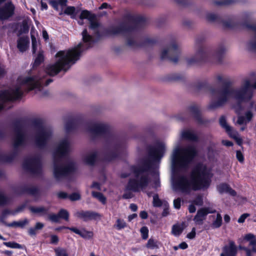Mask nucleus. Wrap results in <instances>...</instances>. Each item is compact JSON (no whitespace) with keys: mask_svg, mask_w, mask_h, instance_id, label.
Segmentation results:
<instances>
[{"mask_svg":"<svg viewBox=\"0 0 256 256\" xmlns=\"http://www.w3.org/2000/svg\"><path fill=\"white\" fill-rule=\"evenodd\" d=\"M252 88L256 89V82L252 84L248 78L244 79L240 86L230 88L224 86L222 88L210 90V92L212 97L208 108L214 110L224 106L230 100H232L239 103L246 102L252 100L254 96V90Z\"/></svg>","mask_w":256,"mask_h":256,"instance_id":"f257e3e1","label":"nucleus"},{"mask_svg":"<svg viewBox=\"0 0 256 256\" xmlns=\"http://www.w3.org/2000/svg\"><path fill=\"white\" fill-rule=\"evenodd\" d=\"M164 150L165 144L160 143L150 149L148 156L138 160L136 165L131 167L134 176L130 179L126 186L128 190L138 192L148 186L150 180L146 172L150 170L154 162L160 159Z\"/></svg>","mask_w":256,"mask_h":256,"instance_id":"f03ea898","label":"nucleus"},{"mask_svg":"<svg viewBox=\"0 0 256 256\" xmlns=\"http://www.w3.org/2000/svg\"><path fill=\"white\" fill-rule=\"evenodd\" d=\"M84 43H80L72 48L60 50L56 56L54 63L49 64L46 68V73L51 76H54L60 71L67 72L71 66L78 60L82 52L84 50L90 46L94 42L93 38L88 34L86 29L82 32Z\"/></svg>","mask_w":256,"mask_h":256,"instance_id":"7ed1b4c3","label":"nucleus"},{"mask_svg":"<svg viewBox=\"0 0 256 256\" xmlns=\"http://www.w3.org/2000/svg\"><path fill=\"white\" fill-rule=\"evenodd\" d=\"M211 177L210 170L206 166L198 164L192 170L190 178L184 175L176 176L173 178L172 186L175 190L188 194L192 190L208 188Z\"/></svg>","mask_w":256,"mask_h":256,"instance_id":"20e7f679","label":"nucleus"},{"mask_svg":"<svg viewBox=\"0 0 256 256\" xmlns=\"http://www.w3.org/2000/svg\"><path fill=\"white\" fill-rule=\"evenodd\" d=\"M70 150V141L68 138H66L59 142L54 154V174L57 180L60 179L76 168V164L73 161H68L65 164L60 162V158L66 155Z\"/></svg>","mask_w":256,"mask_h":256,"instance_id":"39448f33","label":"nucleus"},{"mask_svg":"<svg viewBox=\"0 0 256 256\" xmlns=\"http://www.w3.org/2000/svg\"><path fill=\"white\" fill-rule=\"evenodd\" d=\"M196 154L194 146L184 148H176L172 155V162L174 169L186 168L188 166Z\"/></svg>","mask_w":256,"mask_h":256,"instance_id":"423d86ee","label":"nucleus"},{"mask_svg":"<svg viewBox=\"0 0 256 256\" xmlns=\"http://www.w3.org/2000/svg\"><path fill=\"white\" fill-rule=\"evenodd\" d=\"M26 86L30 90H32V76L19 77L18 84L13 88L8 90L2 91L0 92V110L3 108L4 102L20 98L22 94L21 86Z\"/></svg>","mask_w":256,"mask_h":256,"instance_id":"0eeeda50","label":"nucleus"},{"mask_svg":"<svg viewBox=\"0 0 256 256\" xmlns=\"http://www.w3.org/2000/svg\"><path fill=\"white\" fill-rule=\"evenodd\" d=\"M80 128L84 132L95 136H101L108 132L110 126L107 123L98 122L82 125Z\"/></svg>","mask_w":256,"mask_h":256,"instance_id":"6e6552de","label":"nucleus"},{"mask_svg":"<svg viewBox=\"0 0 256 256\" xmlns=\"http://www.w3.org/2000/svg\"><path fill=\"white\" fill-rule=\"evenodd\" d=\"M36 132L35 144L38 148H43L51 138L52 131L50 128L41 126L36 128Z\"/></svg>","mask_w":256,"mask_h":256,"instance_id":"1a4fd4ad","label":"nucleus"},{"mask_svg":"<svg viewBox=\"0 0 256 256\" xmlns=\"http://www.w3.org/2000/svg\"><path fill=\"white\" fill-rule=\"evenodd\" d=\"M211 55L210 48L204 46H198L194 55L186 59L188 64H194L207 61Z\"/></svg>","mask_w":256,"mask_h":256,"instance_id":"9d476101","label":"nucleus"},{"mask_svg":"<svg viewBox=\"0 0 256 256\" xmlns=\"http://www.w3.org/2000/svg\"><path fill=\"white\" fill-rule=\"evenodd\" d=\"M180 54L178 45L176 43H172L162 50L160 56L162 59L168 58L173 62L176 63Z\"/></svg>","mask_w":256,"mask_h":256,"instance_id":"9b49d317","label":"nucleus"},{"mask_svg":"<svg viewBox=\"0 0 256 256\" xmlns=\"http://www.w3.org/2000/svg\"><path fill=\"white\" fill-rule=\"evenodd\" d=\"M24 168L33 174H38L42 172V166L38 156L26 159L23 164Z\"/></svg>","mask_w":256,"mask_h":256,"instance_id":"f8f14e48","label":"nucleus"},{"mask_svg":"<svg viewBox=\"0 0 256 256\" xmlns=\"http://www.w3.org/2000/svg\"><path fill=\"white\" fill-rule=\"evenodd\" d=\"M26 142V136L24 128L22 126H17L14 128V136L13 146L14 148L24 146Z\"/></svg>","mask_w":256,"mask_h":256,"instance_id":"ddd939ff","label":"nucleus"},{"mask_svg":"<svg viewBox=\"0 0 256 256\" xmlns=\"http://www.w3.org/2000/svg\"><path fill=\"white\" fill-rule=\"evenodd\" d=\"M74 216L84 221L99 219L101 218L100 214L92 211H78L74 214Z\"/></svg>","mask_w":256,"mask_h":256,"instance_id":"4468645a","label":"nucleus"},{"mask_svg":"<svg viewBox=\"0 0 256 256\" xmlns=\"http://www.w3.org/2000/svg\"><path fill=\"white\" fill-rule=\"evenodd\" d=\"M14 7L12 2L6 4L4 6L0 8V19L6 20L14 14Z\"/></svg>","mask_w":256,"mask_h":256,"instance_id":"2eb2a0df","label":"nucleus"},{"mask_svg":"<svg viewBox=\"0 0 256 256\" xmlns=\"http://www.w3.org/2000/svg\"><path fill=\"white\" fill-rule=\"evenodd\" d=\"M236 247L234 242L231 241L228 245H226L222 248V252L220 256H236Z\"/></svg>","mask_w":256,"mask_h":256,"instance_id":"dca6fc26","label":"nucleus"},{"mask_svg":"<svg viewBox=\"0 0 256 256\" xmlns=\"http://www.w3.org/2000/svg\"><path fill=\"white\" fill-rule=\"evenodd\" d=\"M121 144L120 141L118 138L112 139L110 142V148L112 152L109 158L110 160H112L118 156Z\"/></svg>","mask_w":256,"mask_h":256,"instance_id":"f3484780","label":"nucleus"},{"mask_svg":"<svg viewBox=\"0 0 256 256\" xmlns=\"http://www.w3.org/2000/svg\"><path fill=\"white\" fill-rule=\"evenodd\" d=\"M29 44V38L28 36H20L17 40V48L20 52H24L28 49Z\"/></svg>","mask_w":256,"mask_h":256,"instance_id":"a211bd4d","label":"nucleus"},{"mask_svg":"<svg viewBox=\"0 0 256 256\" xmlns=\"http://www.w3.org/2000/svg\"><path fill=\"white\" fill-rule=\"evenodd\" d=\"M215 212L216 210L213 212H208V209L206 208H201L198 211L196 214L194 218V220L196 224H202L203 220L206 218V216L208 213H213Z\"/></svg>","mask_w":256,"mask_h":256,"instance_id":"6ab92c4d","label":"nucleus"},{"mask_svg":"<svg viewBox=\"0 0 256 256\" xmlns=\"http://www.w3.org/2000/svg\"><path fill=\"white\" fill-rule=\"evenodd\" d=\"M89 28L96 35H98L102 30V26L96 16L89 22Z\"/></svg>","mask_w":256,"mask_h":256,"instance_id":"aec40b11","label":"nucleus"},{"mask_svg":"<svg viewBox=\"0 0 256 256\" xmlns=\"http://www.w3.org/2000/svg\"><path fill=\"white\" fill-rule=\"evenodd\" d=\"M182 138L190 141L196 142L198 140V136L194 131L190 130H184L180 134Z\"/></svg>","mask_w":256,"mask_h":256,"instance_id":"412c9836","label":"nucleus"},{"mask_svg":"<svg viewBox=\"0 0 256 256\" xmlns=\"http://www.w3.org/2000/svg\"><path fill=\"white\" fill-rule=\"evenodd\" d=\"M218 190L220 194L228 193L232 196H235L236 194V192L232 190L229 185L226 184H221L217 187Z\"/></svg>","mask_w":256,"mask_h":256,"instance_id":"4be33fe9","label":"nucleus"},{"mask_svg":"<svg viewBox=\"0 0 256 256\" xmlns=\"http://www.w3.org/2000/svg\"><path fill=\"white\" fill-rule=\"evenodd\" d=\"M98 156L97 152L96 151H92L86 154L82 157L83 161L88 164L92 165L93 164L96 160Z\"/></svg>","mask_w":256,"mask_h":256,"instance_id":"5701e85b","label":"nucleus"},{"mask_svg":"<svg viewBox=\"0 0 256 256\" xmlns=\"http://www.w3.org/2000/svg\"><path fill=\"white\" fill-rule=\"evenodd\" d=\"M29 220L27 218H24V220H20V221H14L10 224H6V226L8 227H14V228H24L25 226L28 225L29 224Z\"/></svg>","mask_w":256,"mask_h":256,"instance_id":"b1692460","label":"nucleus"},{"mask_svg":"<svg viewBox=\"0 0 256 256\" xmlns=\"http://www.w3.org/2000/svg\"><path fill=\"white\" fill-rule=\"evenodd\" d=\"M190 111L193 116L195 118L196 120L199 123H202V116L200 114V109L198 106H192L190 108Z\"/></svg>","mask_w":256,"mask_h":256,"instance_id":"393cba45","label":"nucleus"},{"mask_svg":"<svg viewBox=\"0 0 256 256\" xmlns=\"http://www.w3.org/2000/svg\"><path fill=\"white\" fill-rule=\"evenodd\" d=\"M130 30L131 28H128L126 24H122L114 28L112 30V32L113 34H118L129 31Z\"/></svg>","mask_w":256,"mask_h":256,"instance_id":"a878e982","label":"nucleus"},{"mask_svg":"<svg viewBox=\"0 0 256 256\" xmlns=\"http://www.w3.org/2000/svg\"><path fill=\"white\" fill-rule=\"evenodd\" d=\"M44 227V224L38 222L36 223L34 227L30 228L28 230V234L32 236H35L38 232V231L41 230Z\"/></svg>","mask_w":256,"mask_h":256,"instance_id":"bb28decb","label":"nucleus"},{"mask_svg":"<svg viewBox=\"0 0 256 256\" xmlns=\"http://www.w3.org/2000/svg\"><path fill=\"white\" fill-rule=\"evenodd\" d=\"M230 137L234 139L238 144L240 145L242 143V140L240 138L238 132L234 130L232 127H230V130H226Z\"/></svg>","mask_w":256,"mask_h":256,"instance_id":"cd10ccee","label":"nucleus"},{"mask_svg":"<svg viewBox=\"0 0 256 256\" xmlns=\"http://www.w3.org/2000/svg\"><path fill=\"white\" fill-rule=\"evenodd\" d=\"M252 28L254 32V35L249 42L248 46L250 50L256 51V25L254 26Z\"/></svg>","mask_w":256,"mask_h":256,"instance_id":"c85d7f7f","label":"nucleus"},{"mask_svg":"<svg viewBox=\"0 0 256 256\" xmlns=\"http://www.w3.org/2000/svg\"><path fill=\"white\" fill-rule=\"evenodd\" d=\"M244 239L250 242V245L252 246V251L256 252V239L254 235L248 234L245 236Z\"/></svg>","mask_w":256,"mask_h":256,"instance_id":"c756f323","label":"nucleus"},{"mask_svg":"<svg viewBox=\"0 0 256 256\" xmlns=\"http://www.w3.org/2000/svg\"><path fill=\"white\" fill-rule=\"evenodd\" d=\"M95 16V14H92L90 12L87 10H83L82 11L80 15V20L87 19L88 22H90Z\"/></svg>","mask_w":256,"mask_h":256,"instance_id":"7c9ffc66","label":"nucleus"},{"mask_svg":"<svg viewBox=\"0 0 256 256\" xmlns=\"http://www.w3.org/2000/svg\"><path fill=\"white\" fill-rule=\"evenodd\" d=\"M78 124L74 121L68 122L65 125L66 131L68 132L73 131L78 128Z\"/></svg>","mask_w":256,"mask_h":256,"instance_id":"2f4dec72","label":"nucleus"},{"mask_svg":"<svg viewBox=\"0 0 256 256\" xmlns=\"http://www.w3.org/2000/svg\"><path fill=\"white\" fill-rule=\"evenodd\" d=\"M222 224V217L220 214L218 213L216 218L214 220L212 227L214 228H220Z\"/></svg>","mask_w":256,"mask_h":256,"instance_id":"473e14b6","label":"nucleus"},{"mask_svg":"<svg viewBox=\"0 0 256 256\" xmlns=\"http://www.w3.org/2000/svg\"><path fill=\"white\" fill-rule=\"evenodd\" d=\"M29 210L34 214H45L48 211V210L43 206H30Z\"/></svg>","mask_w":256,"mask_h":256,"instance_id":"72a5a7b5","label":"nucleus"},{"mask_svg":"<svg viewBox=\"0 0 256 256\" xmlns=\"http://www.w3.org/2000/svg\"><path fill=\"white\" fill-rule=\"evenodd\" d=\"M92 194L93 197L97 198L102 204H106V198L102 194L98 192H92Z\"/></svg>","mask_w":256,"mask_h":256,"instance_id":"f704fd0d","label":"nucleus"},{"mask_svg":"<svg viewBox=\"0 0 256 256\" xmlns=\"http://www.w3.org/2000/svg\"><path fill=\"white\" fill-rule=\"evenodd\" d=\"M56 256H68L66 250L61 248L58 247L54 249Z\"/></svg>","mask_w":256,"mask_h":256,"instance_id":"c9c22d12","label":"nucleus"},{"mask_svg":"<svg viewBox=\"0 0 256 256\" xmlns=\"http://www.w3.org/2000/svg\"><path fill=\"white\" fill-rule=\"evenodd\" d=\"M80 236L82 238L90 239L92 238L94 234L92 231H88L85 229H82L80 230Z\"/></svg>","mask_w":256,"mask_h":256,"instance_id":"e433bc0d","label":"nucleus"},{"mask_svg":"<svg viewBox=\"0 0 256 256\" xmlns=\"http://www.w3.org/2000/svg\"><path fill=\"white\" fill-rule=\"evenodd\" d=\"M59 218H62L68 222L69 220V213L64 209H61L58 212Z\"/></svg>","mask_w":256,"mask_h":256,"instance_id":"4c0bfd02","label":"nucleus"},{"mask_svg":"<svg viewBox=\"0 0 256 256\" xmlns=\"http://www.w3.org/2000/svg\"><path fill=\"white\" fill-rule=\"evenodd\" d=\"M206 18L210 22H214L218 20V16L214 13L208 12L206 14Z\"/></svg>","mask_w":256,"mask_h":256,"instance_id":"58836bf2","label":"nucleus"},{"mask_svg":"<svg viewBox=\"0 0 256 256\" xmlns=\"http://www.w3.org/2000/svg\"><path fill=\"white\" fill-rule=\"evenodd\" d=\"M183 228L182 226L179 224L173 226L172 228V233L174 236H179L182 232Z\"/></svg>","mask_w":256,"mask_h":256,"instance_id":"ea45409f","label":"nucleus"},{"mask_svg":"<svg viewBox=\"0 0 256 256\" xmlns=\"http://www.w3.org/2000/svg\"><path fill=\"white\" fill-rule=\"evenodd\" d=\"M114 226L117 230H120L126 228V224L124 220L118 219L116 221V224H114Z\"/></svg>","mask_w":256,"mask_h":256,"instance_id":"a19ab883","label":"nucleus"},{"mask_svg":"<svg viewBox=\"0 0 256 256\" xmlns=\"http://www.w3.org/2000/svg\"><path fill=\"white\" fill-rule=\"evenodd\" d=\"M44 60V56L43 54V52L40 51L38 52V54L36 58L34 65L36 66H38L41 62H42Z\"/></svg>","mask_w":256,"mask_h":256,"instance_id":"79ce46f5","label":"nucleus"},{"mask_svg":"<svg viewBox=\"0 0 256 256\" xmlns=\"http://www.w3.org/2000/svg\"><path fill=\"white\" fill-rule=\"evenodd\" d=\"M220 125L226 130H230V126L227 124L226 118L224 116H222L220 118Z\"/></svg>","mask_w":256,"mask_h":256,"instance_id":"37998d69","label":"nucleus"},{"mask_svg":"<svg viewBox=\"0 0 256 256\" xmlns=\"http://www.w3.org/2000/svg\"><path fill=\"white\" fill-rule=\"evenodd\" d=\"M214 79L218 83H226L227 82V79L225 76L222 74H218L215 76Z\"/></svg>","mask_w":256,"mask_h":256,"instance_id":"c03bdc74","label":"nucleus"},{"mask_svg":"<svg viewBox=\"0 0 256 256\" xmlns=\"http://www.w3.org/2000/svg\"><path fill=\"white\" fill-rule=\"evenodd\" d=\"M28 31V27L25 22H23L20 26V29L18 32V35L20 36L23 33H26Z\"/></svg>","mask_w":256,"mask_h":256,"instance_id":"a18cd8bd","label":"nucleus"},{"mask_svg":"<svg viewBox=\"0 0 256 256\" xmlns=\"http://www.w3.org/2000/svg\"><path fill=\"white\" fill-rule=\"evenodd\" d=\"M153 206L156 207H159L162 205V202L159 198L157 194H154L153 196Z\"/></svg>","mask_w":256,"mask_h":256,"instance_id":"49530a36","label":"nucleus"},{"mask_svg":"<svg viewBox=\"0 0 256 256\" xmlns=\"http://www.w3.org/2000/svg\"><path fill=\"white\" fill-rule=\"evenodd\" d=\"M75 11H76L75 7L70 6H68L65 9L64 13V14H68V15H70V16H72V18H74V16H72V15L74 14Z\"/></svg>","mask_w":256,"mask_h":256,"instance_id":"de8ad7c7","label":"nucleus"},{"mask_svg":"<svg viewBox=\"0 0 256 256\" xmlns=\"http://www.w3.org/2000/svg\"><path fill=\"white\" fill-rule=\"evenodd\" d=\"M192 203L195 205L201 206L203 204V197L202 196L198 195L196 196L194 200H192Z\"/></svg>","mask_w":256,"mask_h":256,"instance_id":"09e8293b","label":"nucleus"},{"mask_svg":"<svg viewBox=\"0 0 256 256\" xmlns=\"http://www.w3.org/2000/svg\"><path fill=\"white\" fill-rule=\"evenodd\" d=\"M14 155L10 156H4L0 154V162H10L14 158Z\"/></svg>","mask_w":256,"mask_h":256,"instance_id":"8fccbe9b","label":"nucleus"},{"mask_svg":"<svg viewBox=\"0 0 256 256\" xmlns=\"http://www.w3.org/2000/svg\"><path fill=\"white\" fill-rule=\"evenodd\" d=\"M24 190L28 194L36 196L38 194V190L36 187H31L28 188H24Z\"/></svg>","mask_w":256,"mask_h":256,"instance_id":"3c124183","label":"nucleus"},{"mask_svg":"<svg viewBox=\"0 0 256 256\" xmlns=\"http://www.w3.org/2000/svg\"><path fill=\"white\" fill-rule=\"evenodd\" d=\"M4 244L6 246L10 248H20L22 247L20 244L14 242H4Z\"/></svg>","mask_w":256,"mask_h":256,"instance_id":"603ef678","label":"nucleus"},{"mask_svg":"<svg viewBox=\"0 0 256 256\" xmlns=\"http://www.w3.org/2000/svg\"><path fill=\"white\" fill-rule=\"evenodd\" d=\"M142 238L146 240L148 238V230L146 226H142L140 230Z\"/></svg>","mask_w":256,"mask_h":256,"instance_id":"864d4df0","label":"nucleus"},{"mask_svg":"<svg viewBox=\"0 0 256 256\" xmlns=\"http://www.w3.org/2000/svg\"><path fill=\"white\" fill-rule=\"evenodd\" d=\"M8 201V198L3 192L0 191V206L6 204Z\"/></svg>","mask_w":256,"mask_h":256,"instance_id":"5fc2aeb1","label":"nucleus"},{"mask_svg":"<svg viewBox=\"0 0 256 256\" xmlns=\"http://www.w3.org/2000/svg\"><path fill=\"white\" fill-rule=\"evenodd\" d=\"M68 198L72 201L78 200L80 199V194L78 192H74L68 196Z\"/></svg>","mask_w":256,"mask_h":256,"instance_id":"6e6d98bb","label":"nucleus"},{"mask_svg":"<svg viewBox=\"0 0 256 256\" xmlns=\"http://www.w3.org/2000/svg\"><path fill=\"white\" fill-rule=\"evenodd\" d=\"M146 246L148 248H158L156 242H155L153 239L150 238L146 244Z\"/></svg>","mask_w":256,"mask_h":256,"instance_id":"4d7b16f0","label":"nucleus"},{"mask_svg":"<svg viewBox=\"0 0 256 256\" xmlns=\"http://www.w3.org/2000/svg\"><path fill=\"white\" fill-rule=\"evenodd\" d=\"M32 52L34 54L36 52L38 44L36 38L34 36H32Z\"/></svg>","mask_w":256,"mask_h":256,"instance_id":"13d9d810","label":"nucleus"},{"mask_svg":"<svg viewBox=\"0 0 256 256\" xmlns=\"http://www.w3.org/2000/svg\"><path fill=\"white\" fill-rule=\"evenodd\" d=\"M248 122L244 116H239L238 118V120L236 122V124L239 125L242 124H246Z\"/></svg>","mask_w":256,"mask_h":256,"instance_id":"bf43d9fd","label":"nucleus"},{"mask_svg":"<svg viewBox=\"0 0 256 256\" xmlns=\"http://www.w3.org/2000/svg\"><path fill=\"white\" fill-rule=\"evenodd\" d=\"M48 218L52 222H57L59 221L58 214H50L48 216Z\"/></svg>","mask_w":256,"mask_h":256,"instance_id":"052dcab7","label":"nucleus"},{"mask_svg":"<svg viewBox=\"0 0 256 256\" xmlns=\"http://www.w3.org/2000/svg\"><path fill=\"white\" fill-rule=\"evenodd\" d=\"M245 118L246 120V122H250L252 116H253V114L251 110H248L245 113Z\"/></svg>","mask_w":256,"mask_h":256,"instance_id":"680f3d73","label":"nucleus"},{"mask_svg":"<svg viewBox=\"0 0 256 256\" xmlns=\"http://www.w3.org/2000/svg\"><path fill=\"white\" fill-rule=\"evenodd\" d=\"M58 237L56 235L50 236V243L54 244H57L58 242Z\"/></svg>","mask_w":256,"mask_h":256,"instance_id":"e2e57ef3","label":"nucleus"},{"mask_svg":"<svg viewBox=\"0 0 256 256\" xmlns=\"http://www.w3.org/2000/svg\"><path fill=\"white\" fill-rule=\"evenodd\" d=\"M225 50L226 49L224 47H220L216 52V56L218 57H220L224 52Z\"/></svg>","mask_w":256,"mask_h":256,"instance_id":"0e129e2a","label":"nucleus"},{"mask_svg":"<svg viewBox=\"0 0 256 256\" xmlns=\"http://www.w3.org/2000/svg\"><path fill=\"white\" fill-rule=\"evenodd\" d=\"M26 206V204H24L18 206L14 212L13 214H16V213H18V212H22L24 210V209L25 208Z\"/></svg>","mask_w":256,"mask_h":256,"instance_id":"69168bd1","label":"nucleus"},{"mask_svg":"<svg viewBox=\"0 0 256 256\" xmlns=\"http://www.w3.org/2000/svg\"><path fill=\"white\" fill-rule=\"evenodd\" d=\"M250 216L248 214H242L238 219V222L239 223H242L244 222L246 218Z\"/></svg>","mask_w":256,"mask_h":256,"instance_id":"338daca9","label":"nucleus"},{"mask_svg":"<svg viewBox=\"0 0 256 256\" xmlns=\"http://www.w3.org/2000/svg\"><path fill=\"white\" fill-rule=\"evenodd\" d=\"M180 202L181 200L180 198L174 200V206L176 208L179 209L180 208Z\"/></svg>","mask_w":256,"mask_h":256,"instance_id":"774afa93","label":"nucleus"}]
</instances>
